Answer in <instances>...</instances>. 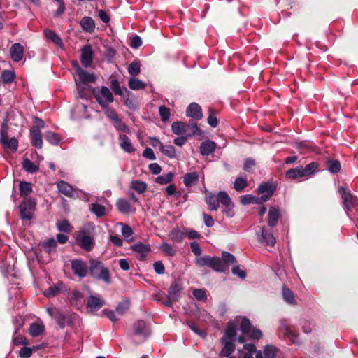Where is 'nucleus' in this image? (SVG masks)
<instances>
[{
    "label": "nucleus",
    "mask_w": 358,
    "mask_h": 358,
    "mask_svg": "<svg viewBox=\"0 0 358 358\" xmlns=\"http://www.w3.org/2000/svg\"><path fill=\"white\" fill-rule=\"evenodd\" d=\"M238 320L239 318H236L228 322L224 334L222 338L223 348L219 354L220 357H229L234 352V341L236 339V328Z\"/></svg>",
    "instance_id": "f257e3e1"
},
{
    "label": "nucleus",
    "mask_w": 358,
    "mask_h": 358,
    "mask_svg": "<svg viewBox=\"0 0 358 358\" xmlns=\"http://www.w3.org/2000/svg\"><path fill=\"white\" fill-rule=\"evenodd\" d=\"M89 263L90 274L92 278L102 281L106 285L112 282L110 270L101 261L90 259Z\"/></svg>",
    "instance_id": "f03ea898"
},
{
    "label": "nucleus",
    "mask_w": 358,
    "mask_h": 358,
    "mask_svg": "<svg viewBox=\"0 0 358 358\" xmlns=\"http://www.w3.org/2000/svg\"><path fill=\"white\" fill-rule=\"evenodd\" d=\"M195 263L200 267L208 266L217 272H224L226 270L224 264L222 263V259L218 257H210L208 255L199 257L196 259Z\"/></svg>",
    "instance_id": "7ed1b4c3"
},
{
    "label": "nucleus",
    "mask_w": 358,
    "mask_h": 358,
    "mask_svg": "<svg viewBox=\"0 0 358 358\" xmlns=\"http://www.w3.org/2000/svg\"><path fill=\"white\" fill-rule=\"evenodd\" d=\"M73 64L76 68V73L78 76L79 80H76V85L78 87L80 96L83 98L81 90V85L83 84H88L94 83L97 79V76L94 73H89L86 70L83 69L80 66L78 62H73Z\"/></svg>",
    "instance_id": "20e7f679"
},
{
    "label": "nucleus",
    "mask_w": 358,
    "mask_h": 358,
    "mask_svg": "<svg viewBox=\"0 0 358 358\" xmlns=\"http://www.w3.org/2000/svg\"><path fill=\"white\" fill-rule=\"evenodd\" d=\"M92 92L96 101L102 108L106 107L114 101L113 93L106 86H102L101 88L95 87Z\"/></svg>",
    "instance_id": "39448f33"
},
{
    "label": "nucleus",
    "mask_w": 358,
    "mask_h": 358,
    "mask_svg": "<svg viewBox=\"0 0 358 358\" xmlns=\"http://www.w3.org/2000/svg\"><path fill=\"white\" fill-rule=\"evenodd\" d=\"M0 134V142L3 147L6 149H10L13 152L17 151L18 148V141L15 137L9 138L8 135V124L6 121H4L1 124Z\"/></svg>",
    "instance_id": "423d86ee"
},
{
    "label": "nucleus",
    "mask_w": 358,
    "mask_h": 358,
    "mask_svg": "<svg viewBox=\"0 0 358 358\" xmlns=\"http://www.w3.org/2000/svg\"><path fill=\"white\" fill-rule=\"evenodd\" d=\"M75 238L77 244L85 251H91L94 246L95 242L93 237L85 230L76 233Z\"/></svg>",
    "instance_id": "0eeeda50"
},
{
    "label": "nucleus",
    "mask_w": 358,
    "mask_h": 358,
    "mask_svg": "<svg viewBox=\"0 0 358 358\" xmlns=\"http://www.w3.org/2000/svg\"><path fill=\"white\" fill-rule=\"evenodd\" d=\"M36 206L35 199L28 198L24 199L19 206L20 217L22 220H30L33 217V211Z\"/></svg>",
    "instance_id": "6e6552de"
},
{
    "label": "nucleus",
    "mask_w": 358,
    "mask_h": 358,
    "mask_svg": "<svg viewBox=\"0 0 358 358\" xmlns=\"http://www.w3.org/2000/svg\"><path fill=\"white\" fill-rule=\"evenodd\" d=\"M220 202L222 206V213L227 217H233L235 215V212L234 210V205L230 196L226 192H220Z\"/></svg>",
    "instance_id": "1a4fd4ad"
},
{
    "label": "nucleus",
    "mask_w": 358,
    "mask_h": 358,
    "mask_svg": "<svg viewBox=\"0 0 358 358\" xmlns=\"http://www.w3.org/2000/svg\"><path fill=\"white\" fill-rule=\"evenodd\" d=\"M339 193L343 200L344 209L347 214L349 215V213L352 212L355 206L358 203V199L343 187L339 189ZM348 216L350 217V215Z\"/></svg>",
    "instance_id": "9d476101"
},
{
    "label": "nucleus",
    "mask_w": 358,
    "mask_h": 358,
    "mask_svg": "<svg viewBox=\"0 0 358 358\" xmlns=\"http://www.w3.org/2000/svg\"><path fill=\"white\" fill-rule=\"evenodd\" d=\"M71 266L73 273L80 278H85L90 273V266L80 259H74L71 261Z\"/></svg>",
    "instance_id": "9b49d317"
},
{
    "label": "nucleus",
    "mask_w": 358,
    "mask_h": 358,
    "mask_svg": "<svg viewBox=\"0 0 358 358\" xmlns=\"http://www.w3.org/2000/svg\"><path fill=\"white\" fill-rule=\"evenodd\" d=\"M241 331L248 335L251 338L259 339L262 336V333L259 329L255 328L249 319L244 317L241 322Z\"/></svg>",
    "instance_id": "f8f14e48"
},
{
    "label": "nucleus",
    "mask_w": 358,
    "mask_h": 358,
    "mask_svg": "<svg viewBox=\"0 0 358 358\" xmlns=\"http://www.w3.org/2000/svg\"><path fill=\"white\" fill-rule=\"evenodd\" d=\"M257 241L259 243L270 247H273L276 243V239L273 233L266 227H261L260 231L257 232Z\"/></svg>",
    "instance_id": "ddd939ff"
},
{
    "label": "nucleus",
    "mask_w": 358,
    "mask_h": 358,
    "mask_svg": "<svg viewBox=\"0 0 358 358\" xmlns=\"http://www.w3.org/2000/svg\"><path fill=\"white\" fill-rule=\"evenodd\" d=\"M133 333L134 336L141 337V342L145 341L150 334L144 320H138L133 324Z\"/></svg>",
    "instance_id": "4468645a"
},
{
    "label": "nucleus",
    "mask_w": 358,
    "mask_h": 358,
    "mask_svg": "<svg viewBox=\"0 0 358 358\" xmlns=\"http://www.w3.org/2000/svg\"><path fill=\"white\" fill-rule=\"evenodd\" d=\"M275 190V185L271 182H263L259 185L257 189V192L259 194H262V200H263L264 202H266L271 199Z\"/></svg>",
    "instance_id": "2eb2a0df"
},
{
    "label": "nucleus",
    "mask_w": 358,
    "mask_h": 358,
    "mask_svg": "<svg viewBox=\"0 0 358 358\" xmlns=\"http://www.w3.org/2000/svg\"><path fill=\"white\" fill-rule=\"evenodd\" d=\"M80 62L84 67H89L93 62V50L90 45H86L81 49Z\"/></svg>",
    "instance_id": "dca6fc26"
},
{
    "label": "nucleus",
    "mask_w": 358,
    "mask_h": 358,
    "mask_svg": "<svg viewBox=\"0 0 358 358\" xmlns=\"http://www.w3.org/2000/svg\"><path fill=\"white\" fill-rule=\"evenodd\" d=\"M105 304L104 300L99 296L91 295L87 303V309L88 312H96L101 308Z\"/></svg>",
    "instance_id": "f3484780"
},
{
    "label": "nucleus",
    "mask_w": 358,
    "mask_h": 358,
    "mask_svg": "<svg viewBox=\"0 0 358 358\" xmlns=\"http://www.w3.org/2000/svg\"><path fill=\"white\" fill-rule=\"evenodd\" d=\"M131 249L138 255V259L141 261L145 259L151 250L149 245L144 244L141 242L132 245Z\"/></svg>",
    "instance_id": "a211bd4d"
},
{
    "label": "nucleus",
    "mask_w": 358,
    "mask_h": 358,
    "mask_svg": "<svg viewBox=\"0 0 358 358\" xmlns=\"http://www.w3.org/2000/svg\"><path fill=\"white\" fill-rule=\"evenodd\" d=\"M24 52V46L19 43L13 44L9 50L10 58L15 62H18L23 59Z\"/></svg>",
    "instance_id": "6ab92c4d"
},
{
    "label": "nucleus",
    "mask_w": 358,
    "mask_h": 358,
    "mask_svg": "<svg viewBox=\"0 0 358 358\" xmlns=\"http://www.w3.org/2000/svg\"><path fill=\"white\" fill-rule=\"evenodd\" d=\"M285 177L290 180H302L307 179L303 171V166L301 165L287 170L285 172Z\"/></svg>",
    "instance_id": "aec40b11"
},
{
    "label": "nucleus",
    "mask_w": 358,
    "mask_h": 358,
    "mask_svg": "<svg viewBox=\"0 0 358 358\" xmlns=\"http://www.w3.org/2000/svg\"><path fill=\"white\" fill-rule=\"evenodd\" d=\"M186 115L196 120H201L203 117L201 108L196 103H192L188 106L186 110Z\"/></svg>",
    "instance_id": "412c9836"
},
{
    "label": "nucleus",
    "mask_w": 358,
    "mask_h": 358,
    "mask_svg": "<svg viewBox=\"0 0 358 358\" xmlns=\"http://www.w3.org/2000/svg\"><path fill=\"white\" fill-rule=\"evenodd\" d=\"M206 203L208 206V209L211 211H217L220 207V192L217 195L208 194L205 198Z\"/></svg>",
    "instance_id": "4be33fe9"
},
{
    "label": "nucleus",
    "mask_w": 358,
    "mask_h": 358,
    "mask_svg": "<svg viewBox=\"0 0 358 358\" xmlns=\"http://www.w3.org/2000/svg\"><path fill=\"white\" fill-rule=\"evenodd\" d=\"M57 187L60 193L67 197L72 198L74 196L75 189L67 182L60 180L57 182Z\"/></svg>",
    "instance_id": "5701e85b"
},
{
    "label": "nucleus",
    "mask_w": 358,
    "mask_h": 358,
    "mask_svg": "<svg viewBox=\"0 0 358 358\" xmlns=\"http://www.w3.org/2000/svg\"><path fill=\"white\" fill-rule=\"evenodd\" d=\"M216 149V143L211 140H206L201 143L200 152L203 156L213 154Z\"/></svg>",
    "instance_id": "b1692460"
},
{
    "label": "nucleus",
    "mask_w": 358,
    "mask_h": 358,
    "mask_svg": "<svg viewBox=\"0 0 358 358\" xmlns=\"http://www.w3.org/2000/svg\"><path fill=\"white\" fill-rule=\"evenodd\" d=\"M119 139L120 140V146L126 152L131 153L135 151L129 138L125 134H120Z\"/></svg>",
    "instance_id": "393cba45"
},
{
    "label": "nucleus",
    "mask_w": 358,
    "mask_h": 358,
    "mask_svg": "<svg viewBox=\"0 0 358 358\" xmlns=\"http://www.w3.org/2000/svg\"><path fill=\"white\" fill-rule=\"evenodd\" d=\"M30 136L31 139L32 144L36 148H41L43 146V140L41 132L38 129L33 128L30 129Z\"/></svg>",
    "instance_id": "a878e982"
},
{
    "label": "nucleus",
    "mask_w": 358,
    "mask_h": 358,
    "mask_svg": "<svg viewBox=\"0 0 358 358\" xmlns=\"http://www.w3.org/2000/svg\"><path fill=\"white\" fill-rule=\"evenodd\" d=\"M45 329V325L43 323L40 322H36L31 324L29 333L32 337H37L41 335Z\"/></svg>",
    "instance_id": "bb28decb"
},
{
    "label": "nucleus",
    "mask_w": 358,
    "mask_h": 358,
    "mask_svg": "<svg viewBox=\"0 0 358 358\" xmlns=\"http://www.w3.org/2000/svg\"><path fill=\"white\" fill-rule=\"evenodd\" d=\"M268 216V226L271 227L276 226L280 217L279 210L273 206L270 207Z\"/></svg>",
    "instance_id": "cd10ccee"
},
{
    "label": "nucleus",
    "mask_w": 358,
    "mask_h": 358,
    "mask_svg": "<svg viewBox=\"0 0 358 358\" xmlns=\"http://www.w3.org/2000/svg\"><path fill=\"white\" fill-rule=\"evenodd\" d=\"M189 127V125L184 122H174L171 124V129L173 134L176 135H182L185 134L188 129Z\"/></svg>",
    "instance_id": "c85d7f7f"
},
{
    "label": "nucleus",
    "mask_w": 358,
    "mask_h": 358,
    "mask_svg": "<svg viewBox=\"0 0 358 358\" xmlns=\"http://www.w3.org/2000/svg\"><path fill=\"white\" fill-rule=\"evenodd\" d=\"M199 179V176L196 172H189L184 175L183 182L186 187H189L196 185Z\"/></svg>",
    "instance_id": "c756f323"
},
{
    "label": "nucleus",
    "mask_w": 358,
    "mask_h": 358,
    "mask_svg": "<svg viewBox=\"0 0 358 358\" xmlns=\"http://www.w3.org/2000/svg\"><path fill=\"white\" fill-rule=\"evenodd\" d=\"M80 24L82 29L88 33H92L95 29V24L94 20L90 17H84L81 19Z\"/></svg>",
    "instance_id": "7c9ffc66"
},
{
    "label": "nucleus",
    "mask_w": 358,
    "mask_h": 358,
    "mask_svg": "<svg viewBox=\"0 0 358 358\" xmlns=\"http://www.w3.org/2000/svg\"><path fill=\"white\" fill-rule=\"evenodd\" d=\"M64 284L62 282H57L56 284H54L45 290L44 292V295L47 297L55 296L64 289Z\"/></svg>",
    "instance_id": "2f4dec72"
},
{
    "label": "nucleus",
    "mask_w": 358,
    "mask_h": 358,
    "mask_svg": "<svg viewBox=\"0 0 358 358\" xmlns=\"http://www.w3.org/2000/svg\"><path fill=\"white\" fill-rule=\"evenodd\" d=\"M240 201L243 205H248L250 203L260 205L264 202L261 197L259 198L250 194L241 196L240 197Z\"/></svg>",
    "instance_id": "473e14b6"
},
{
    "label": "nucleus",
    "mask_w": 358,
    "mask_h": 358,
    "mask_svg": "<svg viewBox=\"0 0 358 358\" xmlns=\"http://www.w3.org/2000/svg\"><path fill=\"white\" fill-rule=\"evenodd\" d=\"M118 210L123 214H128L131 211V205L125 199H119L116 203Z\"/></svg>",
    "instance_id": "72a5a7b5"
},
{
    "label": "nucleus",
    "mask_w": 358,
    "mask_h": 358,
    "mask_svg": "<svg viewBox=\"0 0 358 358\" xmlns=\"http://www.w3.org/2000/svg\"><path fill=\"white\" fill-rule=\"evenodd\" d=\"M43 34L46 38L51 41L54 43H55L59 47L63 46V41L62 38L53 31L50 29H45L43 31Z\"/></svg>",
    "instance_id": "f704fd0d"
},
{
    "label": "nucleus",
    "mask_w": 358,
    "mask_h": 358,
    "mask_svg": "<svg viewBox=\"0 0 358 358\" xmlns=\"http://www.w3.org/2000/svg\"><path fill=\"white\" fill-rule=\"evenodd\" d=\"M248 185V182L246 177H237L233 182V188L236 192H242Z\"/></svg>",
    "instance_id": "c9c22d12"
},
{
    "label": "nucleus",
    "mask_w": 358,
    "mask_h": 358,
    "mask_svg": "<svg viewBox=\"0 0 358 358\" xmlns=\"http://www.w3.org/2000/svg\"><path fill=\"white\" fill-rule=\"evenodd\" d=\"M54 319L58 326L62 329L64 328L67 324V317L64 313L60 309H55Z\"/></svg>",
    "instance_id": "e433bc0d"
},
{
    "label": "nucleus",
    "mask_w": 358,
    "mask_h": 358,
    "mask_svg": "<svg viewBox=\"0 0 358 358\" xmlns=\"http://www.w3.org/2000/svg\"><path fill=\"white\" fill-rule=\"evenodd\" d=\"M327 167L331 173L335 174L341 171V165L340 162L337 159H328L327 160Z\"/></svg>",
    "instance_id": "4c0bfd02"
},
{
    "label": "nucleus",
    "mask_w": 358,
    "mask_h": 358,
    "mask_svg": "<svg viewBox=\"0 0 358 358\" xmlns=\"http://www.w3.org/2000/svg\"><path fill=\"white\" fill-rule=\"evenodd\" d=\"M90 211L97 217H101L106 213V208L104 206L98 203H93L90 208Z\"/></svg>",
    "instance_id": "58836bf2"
},
{
    "label": "nucleus",
    "mask_w": 358,
    "mask_h": 358,
    "mask_svg": "<svg viewBox=\"0 0 358 358\" xmlns=\"http://www.w3.org/2000/svg\"><path fill=\"white\" fill-rule=\"evenodd\" d=\"M282 296L286 303L291 305H295L296 303L293 292L285 286L282 287Z\"/></svg>",
    "instance_id": "ea45409f"
},
{
    "label": "nucleus",
    "mask_w": 358,
    "mask_h": 358,
    "mask_svg": "<svg viewBox=\"0 0 358 358\" xmlns=\"http://www.w3.org/2000/svg\"><path fill=\"white\" fill-rule=\"evenodd\" d=\"M159 143V150L165 155L170 158L176 157V149L171 145H163L161 142Z\"/></svg>",
    "instance_id": "a19ab883"
},
{
    "label": "nucleus",
    "mask_w": 358,
    "mask_h": 358,
    "mask_svg": "<svg viewBox=\"0 0 358 358\" xmlns=\"http://www.w3.org/2000/svg\"><path fill=\"white\" fill-rule=\"evenodd\" d=\"M57 246V241L54 238H50L44 241L42 247L48 253L55 251Z\"/></svg>",
    "instance_id": "79ce46f5"
},
{
    "label": "nucleus",
    "mask_w": 358,
    "mask_h": 358,
    "mask_svg": "<svg viewBox=\"0 0 358 358\" xmlns=\"http://www.w3.org/2000/svg\"><path fill=\"white\" fill-rule=\"evenodd\" d=\"M121 226V233L124 238L128 241L131 242L134 241L132 238H129L134 234V231L131 227L124 223H118Z\"/></svg>",
    "instance_id": "37998d69"
},
{
    "label": "nucleus",
    "mask_w": 358,
    "mask_h": 358,
    "mask_svg": "<svg viewBox=\"0 0 358 358\" xmlns=\"http://www.w3.org/2000/svg\"><path fill=\"white\" fill-rule=\"evenodd\" d=\"M130 187L138 194H143L147 189V185L145 182L136 180L131 181Z\"/></svg>",
    "instance_id": "c03bdc74"
},
{
    "label": "nucleus",
    "mask_w": 358,
    "mask_h": 358,
    "mask_svg": "<svg viewBox=\"0 0 358 358\" xmlns=\"http://www.w3.org/2000/svg\"><path fill=\"white\" fill-rule=\"evenodd\" d=\"M22 167L28 173H34L38 170V166L29 159L22 161Z\"/></svg>",
    "instance_id": "a18cd8bd"
},
{
    "label": "nucleus",
    "mask_w": 358,
    "mask_h": 358,
    "mask_svg": "<svg viewBox=\"0 0 358 358\" xmlns=\"http://www.w3.org/2000/svg\"><path fill=\"white\" fill-rule=\"evenodd\" d=\"M129 87L130 89L133 90H138L141 89H144L146 87V84L136 78H131L129 80Z\"/></svg>",
    "instance_id": "49530a36"
},
{
    "label": "nucleus",
    "mask_w": 358,
    "mask_h": 358,
    "mask_svg": "<svg viewBox=\"0 0 358 358\" xmlns=\"http://www.w3.org/2000/svg\"><path fill=\"white\" fill-rule=\"evenodd\" d=\"M318 169V164L317 162H311L303 167V171L306 178L311 177L314 175Z\"/></svg>",
    "instance_id": "de8ad7c7"
},
{
    "label": "nucleus",
    "mask_w": 358,
    "mask_h": 358,
    "mask_svg": "<svg viewBox=\"0 0 358 358\" xmlns=\"http://www.w3.org/2000/svg\"><path fill=\"white\" fill-rule=\"evenodd\" d=\"M174 178V174L169 172L165 175H161L156 178L155 182L159 185H166L170 183Z\"/></svg>",
    "instance_id": "09e8293b"
},
{
    "label": "nucleus",
    "mask_w": 358,
    "mask_h": 358,
    "mask_svg": "<svg viewBox=\"0 0 358 358\" xmlns=\"http://www.w3.org/2000/svg\"><path fill=\"white\" fill-rule=\"evenodd\" d=\"M19 187L21 196H28L32 192V186L30 182L22 181L20 182Z\"/></svg>",
    "instance_id": "8fccbe9b"
},
{
    "label": "nucleus",
    "mask_w": 358,
    "mask_h": 358,
    "mask_svg": "<svg viewBox=\"0 0 358 358\" xmlns=\"http://www.w3.org/2000/svg\"><path fill=\"white\" fill-rule=\"evenodd\" d=\"M222 261V263L224 264L226 268L229 264H232L236 262V257L231 253L223 251L222 252V258H220Z\"/></svg>",
    "instance_id": "3c124183"
},
{
    "label": "nucleus",
    "mask_w": 358,
    "mask_h": 358,
    "mask_svg": "<svg viewBox=\"0 0 358 358\" xmlns=\"http://www.w3.org/2000/svg\"><path fill=\"white\" fill-rule=\"evenodd\" d=\"M45 138L52 145H58L61 141V137L58 134L50 131L45 134Z\"/></svg>",
    "instance_id": "603ef678"
},
{
    "label": "nucleus",
    "mask_w": 358,
    "mask_h": 358,
    "mask_svg": "<svg viewBox=\"0 0 358 358\" xmlns=\"http://www.w3.org/2000/svg\"><path fill=\"white\" fill-rule=\"evenodd\" d=\"M128 72L133 76H136L139 74L141 71V64L139 61H133L128 66Z\"/></svg>",
    "instance_id": "864d4df0"
},
{
    "label": "nucleus",
    "mask_w": 358,
    "mask_h": 358,
    "mask_svg": "<svg viewBox=\"0 0 358 358\" xmlns=\"http://www.w3.org/2000/svg\"><path fill=\"white\" fill-rule=\"evenodd\" d=\"M264 355L265 358H276L277 348L271 345H267L264 347Z\"/></svg>",
    "instance_id": "5fc2aeb1"
},
{
    "label": "nucleus",
    "mask_w": 358,
    "mask_h": 358,
    "mask_svg": "<svg viewBox=\"0 0 358 358\" xmlns=\"http://www.w3.org/2000/svg\"><path fill=\"white\" fill-rule=\"evenodd\" d=\"M159 249L168 256L173 257L176 255V250L168 243H162Z\"/></svg>",
    "instance_id": "6e6d98bb"
},
{
    "label": "nucleus",
    "mask_w": 358,
    "mask_h": 358,
    "mask_svg": "<svg viewBox=\"0 0 358 358\" xmlns=\"http://www.w3.org/2000/svg\"><path fill=\"white\" fill-rule=\"evenodd\" d=\"M181 290L182 286L178 282H174L171 285L169 293L173 298H176L179 296Z\"/></svg>",
    "instance_id": "4d7b16f0"
},
{
    "label": "nucleus",
    "mask_w": 358,
    "mask_h": 358,
    "mask_svg": "<svg viewBox=\"0 0 358 358\" xmlns=\"http://www.w3.org/2000/svg\"><path fill=\"white\" fill-rule=\"evenodd\" d=\"M159 113L161 120L164 122L169 121L171 112L170 109L165 106H160L159 108Z\"/></svg>",
    "instance_id": "13d9d810"
},
{
    "label": "nucleus",
    "mask_w": 358,
    "mask_h": 358,
    "mask_svg": "<svg viewBox=\"0 0 358 358\" xmlns=\"http://www.w3.org/2000/svg\"><path fill=\"white\" fill-rule=\"evenodd\" d=\"M113 124L114 127L117 130L124 133H129V127L118 117L115 121H113Z\"/></svg>",
    "instance_id": "bf43d9fd"
},
{
    "label": "nucleus",
    "mask_w": 358,
    "mask_h": 358,
    "mask_svg": "<svg viewBox=\"0 0 358 358\" xmlns=\"http://www.w3.org/2000/svg\"><path fill=\"white\" fill-rule=\"evenodd\" d=\"M1 78L3 83H10L15 80V74L12 71L5 70L2 72Z\"/></svg>",
    "instance_id": "052dcab7"
},
{
    "label": "nucleus",
    "mask_w": 358,
    "mask_h": 358,
    "mask_svg": "<svg viewBox=\"0 0 358 358\" xmlns=\"http://www.w3.org/2000/svg\"><path fill=\"white\" fill-rule=\"evenodd\" d=\"M193 296L200 301H206L207 300L206 291L203 289H195L192 292Z\"/></svg>",
    "instance_id": "680f3d73"
},
{
    "label": "nucleus",
    "mask_w": 358,
    "mask_h": 358,
    "mask_svg": "<svg viewBox=\"0 0 358 358\" xmlns=\"http://www.w3.org/2000/svg\"><path fill=\"white\" fill-rule=\"evenodd\" d=\"M102 108L103 109L106 117L112 122L118 118V115L113 108L109 107L108 106H107L106 107H103Z\"/></svg>",
    "instance_id": "e2e57ef3"
},
{
    "label": "nucleus",
    "mask_w": 358,
    "mask_h": 358,
    "mask_svg": "<svg viewBox=\"0 0 358 358\" xmlns=\"http://www.w3.org/2000/svg\"><path fill=\"white\" fill-rule=\"evenodd\" d=\"M129 305L128 300L123 301L117 306L115 310L119 315H122L129 309Z\"/></svg>",
    "instance_id": "0e129e2a"
},
{
    "label": "nucleus",
    "mask_w": 358,
    "mask_h": 358,
    "mask_svg": "<svg viewBox=\"0 0 358 358\" xmlns=\"http://www.w3.org/2000/svg\"><path fill=\"white\" fill-rule=\"evenodd\" d=\"M170 237L171 240L177 243H181L184 238V233L178 229L173 230L170 233Z\"/></svg>",
    "instance_id": "69168bd1"
},
{
    "label": "nucleus",
    "mask_w": 358,
    "mask_h": 358,
    "mask_svg": "<svg viewBox=\"0 0 358 358\" xmlns=\"http://www.w3.org/2000/svg\"><path fill=\"white\" fill-rule=\"evenodd\" d=\"M285 335L289 338L293 343H298V335L290 327H285Z\"/></svg>",
    "instance_id": "338daca9"
},
{
    "label": "nucleus",
    "mask_w": 358,
    "mask_h": 358,
    "mask_svg": "<svg viewBox=\"0 0 358 358\" xmlns=\"http://www.w3.org/2000/svg\"><path fill=\"white\" fill-rule=\"evenodd\" d=\"M33 354V350L29 347H23L19 351L20 358H29Z\"/></svg>",
    "instance_id": "774afa93"
}]
</instances>
